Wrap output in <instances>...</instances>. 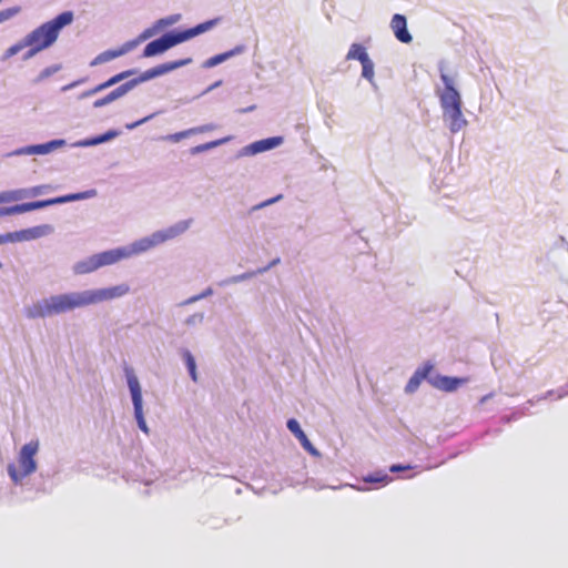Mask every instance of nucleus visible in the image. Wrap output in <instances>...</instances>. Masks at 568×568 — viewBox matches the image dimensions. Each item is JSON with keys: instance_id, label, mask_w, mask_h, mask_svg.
Masks as SVG:
<instances>
[{"instance_id": "f257e3e1", "label": "nucleus", "mask_w": 568, "mask_h": 568, "mask_svg": "<svg viewBox=\"0 0 568 568\" xmlns=\"http://www.w3.org/2000/svg\"><path fill=\"white\" fill-rule=\"evenodd\" d=\"M73 19L72 11H64L27 34L24 44L30 48L28 58L51 47L57 41L61 29L71 24Z\"/></svg>"}, {"instance_id": "f03ea898", "label": "nucleus", "mask_w": 568, "mask_h": 568, "mask_svg": "<svg viewBox=\"0 0 568 568\" xmlns=\"http://www.w3.org/2000/svg\"><path fill=\"white\" fill-rule=\"evenodd\" d=\"M87 305L84 292L60 294L44 298L28 307L26 310V315L29 318L47 317Z\"/></svg>"}, {"instance_id": "7ed1b4c3", "label": "nucleus", "mask_w": 568, "mask_h": 568, "mask_svg": "<svg viewBox=\"0 0 568 568\" xmlns=\"http://www.w3.org/2000/svg\"><path fill=\"white\" fill-rule=\"evenodd\" d=\"M217 21L219 19H213L184 31L166 33L161 38L148 43L144 48L143 57L148 58L163 53L168 49L212 29L217 23Z\"/></svg>"}, {"instance_id": "20e7f679", "label": "nucleus", "mask_w": 568, "mask_h": 568, "mask_svg": "<svg viewBox=\"0 0 568 568\" xmlns=\"http://www.w3.org/2000/svg\"><path fill=\"white\" fill-rule=\"evenodd\" d=\"M440 79L444 83V89L439 94L444 116L449 120L450 131L457 132L466 123L463 119L460 95L454 88V81L448 74L442 73Z\"/></svg>"}, {"instance_id": "39448f33", "label": "nucleus", "mask_w": 568, "mask_h": 568, "mask_svg": "<svg viewBox=\"0 0 568 568\" xmlns=\"http://www.w3.org/2000/svg\"><path fill=\"white\" fill-rule=\"evenodd\" d=\"M38 449L39 443L37 440H32L23 445L18 458L20 468L18 469L13 464L8 466V473L14 483L21 481L24 477L36 471L37 463L34 460V456L38 453Z\"/></svg>"}, {"instance_id": "423d86ee", "label": "nucleus", "mask_w": 568, "mask_h": 568, "mask_svg": "<svg viewBox=\"0 0 568 568\" xmlns=\"http://www.w3.org/2000/svg\"><path fill=\"white\" fill-rule=\"evenodd\" d=\"M130 291L129 285L126 284H120L115 285L113 287H106V288H100V290H91V291H84L87 304H97L103 301L113 300L116 297L124 296Z\"/></svg>"}, {"instance_id": "0eeeda50", "label": "nucleus", "mask_w": 568, "mask_h": 568, "mask_svg": "<svg viewBox=\"0 0 568 568\" xmlns=\"http://www.w3.org/2000/svg\"><path fill=\"white\" fill-rule=\"evenodd\" d=\"M87 196H88L87 193H74V194L63 195V196L49 199V200H41V201L17 204L16 211H17V214H21V213H26L29 211L43 209V207L54 205V204H61V203H67V202H71V201L82 200Z\"/></svg>"}, {"instance_id": "6e6552de", "label": "nucleus", "mask_w": 568, "mask_h": 568, "mask_svg": "<svg viewBox=\"0 0 568 568\" xmlns=\"http://www.w3.org/2000/svg\"><path fill=\"white\" fill-rule=\"evenodd\" d=\"M128 385L131 392L132 402L134 406V416L138 422V425L142 432L149 434V428L146 426L145 419L143 417L142 409V393L138 378L133 374L128 375Z\"/></svg>"}, {"instance_id": "1a4fd4ad", "label": "nucleus", "mask_w": 568, "mask_h": 568, "mask_svg": "<svg viewBox=\"0 0 568 568\" xmlns=\"http://www.w3.org/2000/svg\"><path fill=\"white\" fill-rule=\"evenodd\" d=\"M192 61L191 58L176 60V61H170L162 64H159L154 68H151L146 71H144L139 78L130 80L129 82H133L134 87L141 82L148 81L150 79L160 77L162 74L169 73L175 69H179L181 67H184L189 64Z\"/></svg>"}, {"instance_id": "9d476101", "label": "nucleus", "mask_w": 568, "mask_h": 568, "mask_svg": "<svg viewBox=\"0 0 568 568\" xmlns=\"http://www.w3.org/2000/svg\"><path fill=\"white\" fill-rule=\"evenodd\" d=\"M390 28L396 39L403 43H410L413 40L412 34L407 30V20L405 16L396 13L390 21Z\"/></svg>"}, {"instance_id": "9b49d317", "label": "nucleus", "mask_w": 568, "mask_h": 568, "mask_svg": "<svg viewBox=\"0 0 568 568\" xmlns=\"http://www.w3.org/2000/svg\"><path fill=\"white\" fill-rule=\"evenodd\" d=\"M130 254L131 253L129 250H126L124 247H120V248H114V250L98 253V254H95V256H97L99 267H102V266L114 264L125 257H129Z\"/></svg>"}, {"instance_id": "f8f14e48", "label": "nucleus", "mask_w": 568, "mask_h": 568, "mask_svg": "<svg viewBox=\"0 0 568 568\" xmlns=\"http://www.w3.org/2000/svg\"><path fill=\"white\" fill-rule=\"evenodd\" d=\"M133 88H134V83L133 82H125V83L121 84L120 87H118L116 89H114L113 91H111L105 97L95 100L93 102V106L94 108H102V106H104V105H106V104H109V103L120 99L121 97L125 95Z\"/></svg>"}, {"instance_id": "ddd939ff", "label": "nucleus", "mask_w": 568, "mask_h": 568, "mask_svg": "<svg viewBox=\"0 0 568 568\" xmlns=\"http://www.w3.org/2000/svg\"><path fill=\"white\" fill-rule=\"evenodd\" d=\"M467 382L466 378H457V377H448V376H437L432 381L434 387L444 390V392H454L460 385Z\"/></svg>"}, {"instance_id": "4468645a", "label": "nucleus", "mask_w": 568, "mask_h": 568, "mask_svg": "<svg viewBox=\"0 0 568 568\" xmlns=\"http://www.w3.org/2000/svg\"><path fill=\"white\" fill-rule=\"evenodd\" d=\"M134 72H135L134 70H126L123 72H120V73L113 75L112 78H110L109 80H106L105 82L100 83L97 87L88 90L87 92L83 93V97H90V95L97 94V93L121 82L122 80L129 78L130 75L134 74Z\"/></svg>"}, {"instance_id": "2eb2a0df", "label": "nucleus", "mask_w": 568, "mask_h": 568, "mask_svg": "<svg viewBox=\"0 0 568 568\" xmlns=\"http://www.w3.org/2000/svg\"><path fill=\"white\" fill-rule=\"evenodd\" d=\"M135 42L126 43L122 48L118 50H106L94 58L91 62V65L101 64L108 61H111L115 58H119L130 51L134 47Z\"/></svg>"}, {"instance_id": "dca6fc26", "label": "nucleus", "mask_w": 568, "mask_h": 568, "mask_svg": "<svg viewBox=\"0 0 568 568\" xmlns=\"http://www.w3.org/2000/svg\"><path fill=\"white\" fill-rule=\"evenodd\" d=\"M214 129H215V125H213V124H205V125H201V126L191 128V129H187V130H184V131H181V132H176V133H173V134H169L164 139L166 141L176 143V142H180L181 140H183L185 138H189L191 135L209 132V131H212Z\"/></svg>"}, {"instance_id": "f3484780", "label": "nucleus", "mask_w": 568, "mask_h": 568, "mask_svg": "<svg viewBox=\"0 0 568 568\" xmlns=\"http://www.w3.org/2000/svg\"><path fill=\"white\" fill-rule=\"evenodd\" d=\"M433 369V366L430 364H426L424 367L417 369L414 375L410 377L406 385V392L413 393L415 392L418 386L420 385L422 381L425 379L429 372Z\"/></svg>"}, {"instance_id": "a211bd4d", "label": "nucleus", "mask_w": 568, "mask_h": 568, "mask_svg": "<svg viewBox=\"0 0 568 568\" xmlns=\"http://www.w3.org/2000/svg\"><path fill=\"white\" fill-rule=\"evenodd\" d=\"M38 235H40L38 227L33 229V230H24L21 232L2 234V235H0V245L8 243V242L28 240L30 237H36Z\"/></svg>"}, {"instance_id": "6ab92c4d", "label": "nucleus", "mask_w": 568, "mask_h": 568, "mask_svg": "<svg viewBox=\"0 0 568 568\" xmlns=\"http://www.w3.org/2000/svg\"><path fill=\"white\" fill-rule=\"evenodd\" d=\"M99 267L95 254L89 256L83 261H79L74 264L73 271L75 274H88L97 271Z\"/></svg>"}, {"instance_id": "aec40b11", "label": "nucleus", "mask_w": 568, "mask_h": 568, "mask_svg": "<svg viewBox=\"0 0 568 568\" xmlns=\"http://www.w3.org/2000/svg\"><path fill=\"white\" fill-rule=\"evenodd\" d=\"M176 234V232H173V230L169 231V233H154L152 235V239H145V240H142L140 242V247H139V251H144V250H148L159 243H162L164 241H166L168 239L174 236Z\"/></svg>"}, {"instance_id": "412c9836", "label": "nucleus", "mask_w": 568, "mask_h": 568, "mask_svg": "<svg viewBox=\"0 0 568 568\" xmlns=\"http://www.w3.org/2000/svg\"><path fill=\"white\" fill-rule=\"evenodd\" d=\"M363 57L369 58L365 48L358 43H353L347 52V60H358L362 63Z\"/></svg>"}, {"instance_id": "4be33fe9", "label": "nucleus", "mask_w": 568, "mask_h": 568, "mask_svg": "<svg viewBox=\"0 0 568 568\" xmlns=\"http://www.w3.org/2000/svg\"><path fill=\"white\" fill-rule=\"evenodd\" d=\"M281 141H282L281 138H270V139L261 140L256 143H254L253 146H254L255 151L261 152V151H265V150L275 148L276 145H278L281 143Z\"/></svg>"}, {"instance_id": "5701e85b", "label": "nucleus", "mask_w": 568, "mask_h": 568, "mask_svg": "<svg viewBox=\"0 0 568 568\" xmlns=\"http://www.w3.org/2000/svg\"><path fill=\"white\" fill-rule=\"evenodd\" d=\"M183 358L185 361L186 367L189 369L191 378L196 382L197 381V374H196V364L193 355L189 351L183 352Z\"/></svg>"}, {"instance_id": "b1692460", "label": "nucleus", "mask_w": 568, "mask_h": 568, "mask_svg": "<svg viewBox=\"0 0 568 568\" xmlns=\"http://www.w3.org/2000/svg\"><path fill=\"white\" fill-rule=\"evenodd\" d=\"M232 54H233V52L230 51V52H224V53L213 55L210 59H207L203 65H204V68H213V67L224 62L225 60H227L230 57H232Z\"/></svg>"}, {"instance_id": "393cba45", "label": "nucleus", "mask_w": 568, "mask_h": 568, "mask_svg": "<svg viewBox=\"0 0 568 568\" xmlns=\"http://www.w3.org/2000/svg\"><path fill=\"white\" fill-rule=\"evenodd\" d=\"M227 140L229 139H222V140L211 141V142L204 143V144L196 145V146L192 148L191 153L197 154V153L211 150L213 148L219 146L220 144H222L223 142H225Z\"/></svg>"}, {"instance_id": "a878e982", "label": "nucleus", "mask_w": 568, "mask_h": 568, "mask_svg": "<svg viewBox=\"0 0 568 568\" xmlns=\"http://www.w3.org/2000/svg\"><path fill=\"white\" fill-rule=\"evenodd\" d=\"M362 74L364 78L372 80L374 77V64L369 58L362 59Z\"/></svg>"}, {"instance_id": "bb28decb", "label": "nucleus", "mask_w": 568, "mask_h": 568, "mask_svg": "<svg viewBox=\"0 0 568 568\" xmlns=\"http://www.w3.org/2000/svg\"><path fill=\"white\" fill-rule=\"evenodd\" d=\"M61 143H62V141H52L50 143H47V144L34 145V146H32V152L33 153L44 154V153L50 152L52 150L53 145L61 144Z\"/></svg>"}, {"instance_id": "cd10ccee", "label": "nucleus", "mask_w": 568, "mask_h": 568, "mask_svg": "<svg viewBox=\"0 0 568 568\" xmlns=\"http://www.w3.org/2000/svg\"><path fill=\"white\" fill-rule=\"evenodd\" d=\"M301 445L307 450L310 452L311 454H317L316 449L314 448V446L312 445V443L308 440L307 436L305 435V433H301L300 436L296 437Z\"/></svg>"}, {"instance_id": "c85d7f7f", "label": "nucleus", "mask_w": 568, "mask_h": 568, "mask_svg": "<svg viewBox=\"0 0 568 568\" xmlns=\"http://www.w3.org/2000/svg\"><path fill=\"white\" fill-rule=\"evenodd\" d=\"M20 11V8L13 7L0 11V23L9 20Z\"/></svg>"}, {"instance_id": "c756f323", "label": "nucleus", "mask_w": 568, "mask_h": 568, "mask_svg": "<svg viewBox=\"0 0 568 568\" xmlns=\"http://www.w3.org/2000/svg\"><path fill=\"white\" fill-rule=\"evenodd\" d=\"M287 428L294 434L295 437L303 433L298 422L294 418L287 420Z\"/></svg>"}, {"instance_id": "7c9ffc66", "label": "nucleus", "mask_w": 568, "mask_h": 568, "mask_svg": "<svg viewBox=\"0 0 568 568\" xmlns=\"http://www.w3.org/2000/svg\"><path fill=\"white\" fill-rule=\"evenodd\" d=\"M27 47L28 45L24 44V39H23L22 42L14 44L7 50V57H12V55L17 54L20 50H22L23 48H27Z\"/></svg>"}, {"instance_id": "2f4dec72", "label": "nucleus", "mask_w": 568, "mask_h": 568, "mask_svg": "<svg viewBox=\"0 0 568 568\" xmlns=\"http://www.w3.org/2000/svg\"><path fill=\"white\" fill-rule=\"evenodd\" d=\"M17 214L16 205L10 207H0V217L6 215H13Z\"/></svg>"}, {"instance_id": "473e14b6", "label": "nucleus", "mask_w": 568, "mask_h": 568, "mask_svg": "<svg viewBox=\"0 0 568 568\" xmlns=\"http://www.w3.org/2000/svg\"><path fill=\"white\" fill-rule=\"evenodd\" d=\"M386 479H387V476H386V475H385V476H381V477L372 476V475H371V476H367V477L365 478V481H367V483H381V481H384V480H386Z\"/></svg>"}, {"instance_id": "72a5a7b5", "label": "nucleus", "mask_w": 568, "mask_h": 568, "mask_svg": "<svg viewBox=\"0 0 568 568\" xmlns=\"http://www.w3.org/2000/svg\"><path fill=\"white\" fill-rule=\"evenodd\" d=\"M179 18H180V16L176 14V16H172V17H169L166 19H163L160 22L164 23V24H172V23L176 22L179 20Z\"/></svg>"}, {"instance_id": "f704fd0d", "label": "nucleus", "mask_w": 568, "mask_h": 568, "mask_svg": "<svg viewBox=\"0 0 568 568\" xmlns=\"http://www.w3.org/2000/svg\"><path fill=\"white\" fill-rule=\"evenodd\" d=\"M406 469H410V466L393 465V466H390V468H389V470H390L392 473H397V471L406 470Z\"/></svg>"}, {"instance_id": "c9c22d12", "label": "nucleus", "mask_w": 568, "mask_h": 568, "mask_svg": "<svg viewBox=\"0 0 568 568\" xmlns=\"http://www.w3.org/2000/svg\"><path fill=\"white\" fill-rule=\"evenodd\" d=\"M45 187H47V186H44V185L36 186V187H33V189L31 190V194L37 195V194L41 193V192H42V190H43V189H45Z\"/></svg>"}, {"instance_id": "e433bc0d", "label": "nucleus", "mask_w": 568, "mask_h": 568, "mask_svg": "<svg viewBox=\"0 0 568 568\" xmlns=\"http://www.w3.org/2000/svg\"><path fill=\"white\" fill-rule=\"evenodd\" d=\"M11 199H18V196H11V195H8V194H1L0 195V202H4V201H9Z\"/></svg>"}, {"instance_id": "4c0bfd02", "label": "nucleus", "mask_w": 568, "mask_h": 568, "mask_svg": "<svg viewBox=\"0 0 568 568\" xmlns=\"http://www.w3.org/2000/svg\"><path fill=\"white\" fill-rule=\"evenodd\" d=\"M277 199H280V196H277V197H275V199H271V200H268V201H266V202H264V203H262V204L257 205V206H256V209H258V207H263V206H265V205H267V204H271V203L275 202Z\"/></svg>"}, {"instance_id": "58836bf2", "label": "nucleus", "mask_w": 568, "mask_h": 568, "mask_svg": "<svg viewBox=\"0 0 568 568\" xmlns=\"http://www.w3.org/2000/svg\"><path fill=\"white\" fill-rule=\"evenodd\" d=\"M150 118H151V116H146V118H144V119H142V120H140L139 122H136V123H134V124H132V125H129L128 128L132 129V128L136 126L138 124H141V123L145 122V121H146V120H149Z\"/></svg>"}, {"instance_id": "ea45409f", "label": "nucleus", "mask_w": 568, "mask_h": 568, "mask_svg": "<svg viewBox=\"0 0 568 568\" xmlns=\"http://www.w3.org/2000/svg\"><path fill=\"white\" fill-rule=\"evenodd\" d=\"M50 74H51V71H50L49 69H45V70L41 73L40 79H43V78H45V77H49Z\"/></svg>"}, {"instance_id": "a19ab883", "label": "nucleus", "mask_w": 568, "mask_h": 568, "mask_svg": "<svg viewBox=\"0 0 568 568\" xmlns=\"http://www.w3.org/2000/svg\"><path fill=\"white\" fill-rule=\"evenodd\" d=\"M221 83H222V81H216L215 83H213V84L207 89V91H210V90H213V89L217 88L219 85H221Z\"/></svg>"}, {"instance_id": "79ce46f5", "label": "nucleus", "mask_w": 568, "mask_h": 568, "mask_svg": "<svg viewBox=\"0 0 568 568\" xmlns=\"http://www.w3.org/2000/svg\"><path fill=\"white\" fill-rule=\"evenodd\" d=\"M148 37H149V34H148V33H144V34L142 36V38H143V39H146Z\"/></svg>"}]
</instances>
